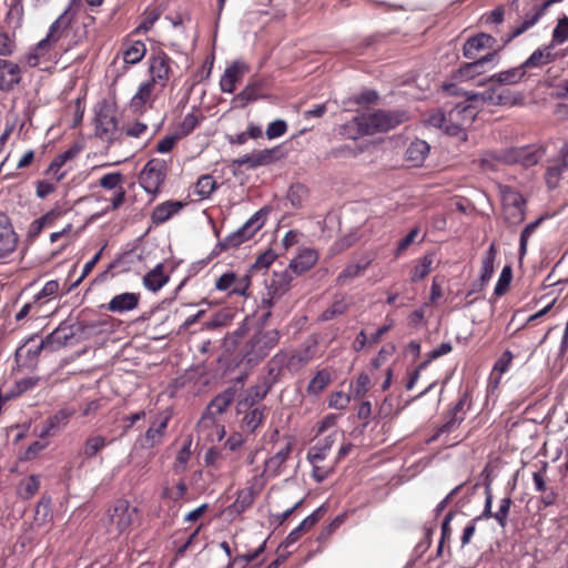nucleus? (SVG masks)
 <instances>
[{
	"mask_svg": "<svg viewBox=\"0 0 568 568\" xmlns=\"http://www.w3.org/2000/svg\"><path fill=\"white\" fill-rule=\"evenodd\" d=\"M479 105L473 102H460L449 112L450 121H459L465 126L471 125L475 121Z\"/></svg>",
	"mask_w": 568,
	"mask_h": 568,
	"instance_id": "nucleus-21",
	"label": "nucleus"
},
{
	"mask_svg": "<svg viewBox=\"0 0 568 568\" xmlns=\"http://www.w3.org/2000/svg\"><path fill=\"white\" fill-rule=\"evenodd\" d=\"M20 81V67L12 61L0 59V90L11 91Z\"/></svg>",
	"mask_w": 568,
	"mask_h": 568,
	"instance_id": "nucleus-16",
	"label": "nucleus"
},
{
	"mask_svg": "<svg viewBox=\"0 0 568 568\" xmlns=\"http://www.w3.org/2000/svg\"><path fill=\"white\" fill-rule=\"evenodd\" d=\"M169 417H163L159 425H152L145 433V440L150 447H153L162 438L168 427Z\"/></svg>",
	"mask_w": 568,
	"mask_h": 568,
	"instance_id": "nucleus-51",
	"label": "nucleus"
},
{
	"mask_svg": "<svg viewBox=\"0 0 568 568\" xmlns=\"http://www.w3.org/2000/svg\"><path fill=\"white\" fill-rule=\"evenodd\" d=\"M265 407H255L251 409L243 418L244 426L250 430L254 432L263 422L265 415Z\"/></svg>",
	"mask_w": 568,
	"mask_h": 568,
	"instance_id": "nucleus-50",
	"label": "nucleus"
},
{
	"mask_svg": "<svg viewBox=\"0 0 568 568\" xmlns=\"http://www.w3.org/2000/svg\"><path fill=\"white\" fill-rule=\"evenodd\" d=\"M184 203L181 201H166L154 207L151 220L155 225L163 224L173 215L178 214L183 207Z\"/></svg>",
	"mask_w": 568,
	"mask_h": 568,
	"instance_id": "nucleus-24",
	"label": "nucleus"
},
{
	"mask_svg": "<svg viewBox=\"0 0 568 568\" xmlns=\"http://www.w3.org/2000/svg\"><path fill=\"white\" fill-rule=\"evenodd\" d=\"M544 155L541 149L527 145L521 148H510L503 151V160L505 164H521L524 166H532Z\"/></svg>",
	"mask_w": 568,
	"mask_h": 568,
	"instance_id": "nucleus-9",
	"label": "nucleus"
},
{
	"mask_svg": "<svg viewBox=\"0 0 568 568\" xmlns=\"http://www.w3.org/2000/svg\"><path fill=\"white\" fill-rule=\"evenodd\" d=\"M312 359V355L310 354V349L306 348L303 352H297L287 357L286 366L290 369L298 371L304 367Z\"/></svg>",
	"mask_w": 568,
	"mask_h": 568,
	"instance_id": "nucleus-56",
	"label": "nucleus"
},
{
	"mask_svg": "<svg viewBox=\"0 0 568 568\" xmlns=\"http://www.w3.org/2000/svg\"><path fill=\"white\" fill-rule=\"evenodd\" d=\"M247 71V65L240 61H234L230 67L226 68L224 74L220 80V88L223 92L233 93L235 84L239 82L244 73Z\"/></svg>",
	"mask_w": 568,
	"mask_h": 568,
	"instance_id": "nucleus-18",
	"label": "nucleus"
},
{
	"mask_svg": "<svg viewBox=\"0 0 568 568\" xmlns=\"http://www.w3.org/2000/svg\"><path fill=\"white\" fill-rule=\"evenodd\" d=\"M272 389V386L262 381L261 384L254 385L247 389V396L245 398V404L254 405L255 403L262 400L266 397V395Z\"/></svg>",
	"mask_w": 568,
	"mask_h": 568,
	"instance_id": "nucleus-48",
	"label": "nucleus"
},
{
	"mask_svg": "<svg viewBox=\"0 0 568 568\" xmlns=\"http://www.w3.org/2000/svg\"><path fill=\"white\" fill-rule=\"evenodd\" d=\"M371 387V377L366 373H361L353 388V396L359 399L366 395Z\"/></svg>",
	"mask_w": 568,
	"mask_h": 568,
	"instance_id": "nucleus-64",
	"label": "nucleus"
},
{
	"mask_svg": "<svg viewBox=\"0 0 568 568\" xmlns=\"http://www.w3.org/2000/svg\"><path fill=\"white\" fill-rule=\"evenodd\" d=\"M326 511V504H323L318 508H316L310 516L303 519L302 523L286 536V538L282 541L280 547L288 548L290 546L295 544L301 538L303 532L314 527L324 517Z\"/></svg>",
	"mask_w": 568,
	"mask_h": 568,
	"instance_id": "nucleus-12",
	"label": "nucleus"
},
{
	"mask_svg": "<svg viewBox=\"0 0 568 568\" xmlns=\"http://www.w3.org/2000/svg\"><path fill=\"white\" fill-rule=\"evenodd\" d=\"M428 153L429 145L423 140H416L408 146L406 156L414 165H419L424 162Z\"/></svg>",
	"mask_w": 568,
	"mask_h": 568,
	"instance_id": "nucleus-31",
	"label": "nucleus"
},
{
	"mask_svg": "<svg viewBox=\"0 0 568 568\" xmlns=\"http://www.w3.org/2000/svg\"><path fill=\"white\" fill-rule=\"evenodd\" d=\"M105 325V321H75L71 323L77 343L102 334Z\"/></svg>",
	"mask_w": 568,
	"mask_h": 568,
	"instance_id": "nucleus-17",
	"label": "nucleus"
},
{
	"mask_svg": "<svg viewBox=\"0 0 568 568\" xmlns=\"http://www.w3.org/2000/svg\"><path fill=\"white\" fill-rule=\"evenodd\" d=\"M256 163L257 166L268 165L278 160L280 156V148L264 149L255 151Z\"/></svg>",
	"mask_w": 568,
	"mask_h": 568,
	"instance_id": "nucleus-59",
	"label": "nucleus"
},
{
	"mask_svg": "<svg viewBox=\"0 0 568 568\" xmlns=\"http://www.w3.org/2000/svg\"><path fill=\"white\" fill-rule=\"evenodd\" d=\"M254 501V494L251 489H243L239 491L235 501L232 505V508L236 513L244 511L247 507H250Z\"/></svg>",
	"mask_w": 568,
	"mask_h": 568,
	"instance_id": "nucleus-60",
	"label": "nucleus"
},
{
	"mask_svg": "<svg viewBox=\"0 0 568 568\" xmlns=\"http://www.w3.org/2000/svg\"><path fill=\"white\" fill-rule=\"evenodd\" d=\"M235 388L230 387L222 392L221 394L216 395L210 403L207 409L211 412V414H223L229 406L232 404L235 397Z\"/></svg>",
	"mask_w": 568,
	"mask_h": 568,
	"instance_id": "nucleus-30",
	"label": "nucleus"
},
{
	"mask_svg": "<svg viewBox=\"0 0 568 568\" xmlns=\"http://www.w3.org/2000/svg\"><path fill=\"white\" fill-rule=\"evenodd\" d=\"M204 119V116H197L195 113H187L183 121L180 124V133L181 138L189 135Z\"/></svg>",
	"mask_w": 568,
	"mask_h": 568,
	"instance_id": "nucleus-63",
	"label": "nucleus"
},
{
	"mask_svg": "<svg viewBox=\"0 0 568 568\" xmlns=\"http://www.w3.org/2000/svg\"><path fill=\"white\" fill-rule=\"evenodd\" d=\"M73 19L70 8H67L50 26L48 34L44 39L40 40L37 45L27 54L26 61L30 67H37L39 60L47 55L63 34Z\"/></svg>",
	"mask_w": 568,
	"mask_h": 568,
	"instance_id": "nucleus-3",
	"label": "nucleus"
},
{
	"mask_svg": "<svg viewBox=\"0 0 568 568\" xmlns=\"http://www.w3.org/2000/svg\"><path fill=\"white\" fill-rule=\"evenodd\" d=\"M368 266V263L364 264H349L347 265L337 276V284L344 285L347 282L359 276L361 273Z\"/></svg>",
	"mask_w": 568,
	"mask_h": 568,
	"instance_id": "nucleus-53",
	"label": "nucleus"
},
{
	"mask_svg": "<svg viewBox=\"0 0 568 568\" xmlns=\"http://www.w3.org/2000/svg\"><path fill=\"white\" fill-rule=\"evenodd\" d=\"M106 438L101 435H93L87 438L83 448L80 454L84 458H93L98 453H100L106 446Z\"/></svg>",
	"mask_w": 568,
	"mask_h": 568,
	"instance_id": "nucleus-32",
	"label": "nucleus"
},
{
	"mask_svg": "<svg viewBox=\"0 0 568 568\" xmlns=\"http://www.w3.org/2000/svg\"><path fill=\"white\" fill-rule=\"evenodd\" d=\"M501 158H503V152L497 153V152L487 151V152H484L483 155L478 160H475L474 162L477 163L478 166L484 172H489V171H496L498 163H504V160Z\"/></svg>",
	"mask_w": 568,
	"mask_h": 568,
	"instance_id": "nucleus-39",
	"label": "nucleus"
},
{
	"mask_svg": "<svg viewBox=\"0 0 568 568\" xmlns=\"http://www.w3.org/2000/svg\"><path fill=\"white\" fill-rule=\"evenodd\" d=\"M39 477L31 475L26 481L21 484L19 494L23 499H30L39 490Z\"/></svg>",
	"mask_w": 568,
	"mask_h": 568,
	"instance_id": "nucleus-62",
	"label": "nucleus"
},
{
	"mask_svg": "<svg viewBox=\"0 0 568 568\" xmlns=\"http://www.w3.org/2000/svg\"><path fill=\"white\" fill-rule=\"evenodd\" d=\"M331 375L326 371H318L316 375L311 379L307 386L310 394H320L329 383Z\"/></svg>",
	"mask_w": 568,
	"mask_h": 568,
	"instance_id": "nucleus-52",
	"label": "nucleus"
},
{
	"mask_svg": "<svg viewBox=\"0 0 568 568\" xmlns=\"http://www.w3.org/2000/svg\"><path fill=\"white\" fill-rule=\"evenodd\" d=\"M552 44L544 45L542 48H538L535 50L529 58L524 61L523 68L527 71L532 68H541L548 63H551L556 59V54L552 52Z\"/></svg>",
	"mask_w": 568,
	"mask_h": 568,
	"instance_id": "nucleus-23",
	"label": "nucleus"
},
{
	"mask_svg": "<svg viewBox=\"0 0 568 568\" xmlns=\"http://www.w3.org/2000/svg\"><path fill=\"white\" fill-rule=\"evenodd\" d=\"M216 189V182L214 181V179L209 175V174H205V175H202L196 184H195V192L202 197V199H207L211 196V194L214 192V190Z\"/></svg>",
	"mask_w": 568,
	"mask_h": 568,
	"instance_id": "nucleus-54",
	"label": "nucleus"
},
{
	"mask_svg": "<svg viewBox=\"0 0 568 568\" xmlns=\"http://www.w3.org/2000/svg\"><path fill=\"white\" fill-rule=\"evenodd\" d=\"M154 88L153 81L143 82L136 93L130 101V106L133 111H139L143 108L144 103L150 99Z\"/></svg>",
	"mask_w": 568,
	"mask_h": 568,
	"instance_id": "nucleus-34",
	"label": "nucleus"
},
{
	"mask_svg": "<svg viewBox=\"0 0 568 568\" xmlns=\"http://www.w3.org/2000/svg\"><path fill=\"white\" fill-rule=\"evenodd\" d=\"M496 247L495 244H490L489 248L486 252V256L483 260V265L480 270V276L478 281L488 284L493 274H494V263L496 260Z\"/></svg>",
	"mask_w": 568,
	"mask_h": 568,
	"instance_id": "nucleus-37",
	"label": "nucleus"
},
{
	"mask_svg": "<svg viewBox=\"0 0 568 568\" xmlns=\"http://www.w3.org/2000/svg\"><path fill=\"white\" fill-rule=\"evenodd\" d=\"M568 41V17L562 16L558 18L557 24L551 33V42L549 44L560 45Z\"/></svg>",
	"mask_w": 568,
	"mask_h": 568,
	"instance_id": "nucleus-41",
	"label": "nucleus"
},
{
	"mask_svg": "<svg viewBox=\"0 0 568 568\" xmlns=\"http://www.w3.org/2000/svg\"><path fill=\"white\" fill-rule=\"evenodd\" d=\"M170 61L169 55L162 51L154 54L150 62V71L152 73L153 83L165 82L169 79L170 73Z\"/></svg>",
	"mask_w": 568,
	"mask_h": 568,
	"instance_id": "nucleus-20",
	"label": "nucleus"
},
{
	"mask_svg": "<svg viewBox=\"0 0 568 568\" xmlns=\"http://www.w3.org/2000/svg\"><path fill=\"white\" fill-rule=\"evenodd\" d=\"M169 282L164 274L163 264H158L153 270L143 276V285L151 292H158Z\"/></svg>",
	"mask_w": 568,
	"mask_h": 568,
	"instance_id": "nucleus-26",
	"label": "nucleus"
},
{
	"mask_svg": "<svg viewBox=\"0 0 568 568\" xmlns=\"http://www.w3.org/2000/svg\"><path fill=\"white\" fill-rule=\"evenodd\" d=\"M568 171V169L562 166V161L558 156L546 171V183L549 189H555L558 185V182L564 172Z\"/></svg>",
	"mask_w": 568,
	"mask_h": 568,
	"instance_id": "nucleus-42",
	"label": "nucleus"
},
{
	"mask_svg": "<svg viewBox=\"0 0 568 568\" xmlns=\"http://www.w3.org/2000/svg\"><path fill=\"white\" fill-rule=\"evenodd\" d=\"M292 282V276L288 271L282 273H274L271 280L270 290L278 297L288 291Z\"/></svg>",
	"mask_w": 568,
	"mask_h": 568,
	"instance_id": "nucleus-36",
	"label": "nucleus"
},
{
	"mask_svg": "<svg viewBox=\"0 0 568 568\" xmlns=\"http://www.w3.org/2000/svg\"><path fill=\"white\" fill-rule=\"evenodd\" d=\"M497 40L488 34L480 32L474 37H470L466 40L463 47V55L467 59H476L478 53L483 50H496L495 44ZM501 48H498L497 50L500 51Z\"/></svg>",
	"mask_w": 568,
	"mask_h": 568,
	"instance_id": "nucleus-13",
	"label": "nucleus"
},
{
	"mask_svg": "<svg viewBox=\"0 0 568 568\" xmlns=\"http://www.w3.org/2000/svg\"><path fill=\"white\" fill-rule=\"evenodd\" d=\"M22 349H23V346H20L16 353H14V359H16V363L17 365L20 367V366H28V367H33L36 366V363H37V358L38 356L40 355L41 351L42 349H45L49 352V345H43V339L40 342V344L38 346H36L34 348H29L27 351V358H28V362H21V358H22Z\"/></svg>",
	"mask_w": 568,
	"mask_h": 568,
	"instance_id": "nucleus-35",
	"label": "nucleus"
},
{
	"mask_svg": "<svg viewBox=\"0 0 568 568\" xmlns=\"http://www.w3.org/2000/svg\"><path fill=\"white\" fill-rule=\"evenodd\" d=\"M433 264V254H426L419 264H417L412 272V281L418 282L423 280L430 272Z\"/></svg>",
	"mask_w": 568,
	"mask_h": 568,
	"instance_id": "nucleus-57",
	"label": "nucleus"
},
{
	"mask_svg": "<svg viewBox=\"0 0 568 568\" xmlns=\"http://www.w3.org/2000/svg\"><path fill=\"white\" fill-rule=\"evenodd\" d=\"M348 308V304L345 301V296L336 295L333 304L327 307L320 316L323 322L331 321L336 316L344 314Z\"/></svg>",
	"mask_w": 568,
	"mask_h": 568,
	"instance_id": "nucleus-38",
	"label": "nucleus"
},
{
	"mask_svg": "<svg viewBox=\"0 0 568 568\" xmlns=\"http://www.w3.org/2000/svg\"><path fill=\"white\" fill-rule=\"evenodd\" d=\"M308 195V190L305 185L301 183L293 184L287 192V200L292 204L293 207L300 209L302 207L304 201Z\"/></svg>",
	"mask_w": 568,
	"mask_h": 568,
	"instance_id": "nucleus-46",
	"label": "nucleus"
},
{
	"mask_svg": "<svg viewBox=\"0 0 568 568\" xmlns=\"http://www.w3.org/2000/svg\"><path fill=\"white\" fill-rule=\"evenodd\" d=\"M280 341L277 329L258 331L240 348L239 363L255 366L263 361Z\"/></svg>",
	"mask_w": 568,
	"mask_h": 568,
	"instance_id": "nucleus-2",
	"label": "nucleus"
},
{
	"mask_svg": "<svg viewBox=\"0 0 568 568\" xmlns=\"http://www.w3.org/2000/svg\"><path fill=\"white\" fill-rule=\"evenodd\" d=\"M260 82L248 83L235 98L234 101L240 102V106L244 108L248 102L257 100L260 97Z\"/></svg>",
	"mask_w": 568,
	"mask_h": 568,
	"instance_id": "nucleus-47",
	"label": "nucleus"
},
{
	"mask_svg": "<svg viewBox=\"0 0 568 568\" xmlns=\"http://www.w3.org/2000/svg\"><path fill=\"white\" fill-rule=\"evenodd\" d=\"M124 176L121 172H112L103 175L99 180V185L105 190H119L122 187Z\"/></svg>",
	"mask_w": 568,
	"mask_h": 568,
	"instance_id": "nucleus-58",
	"label": "nucleus"
},
{
	"mask_svg": "<svg viewBox=\"0 0 568 568\" xmlns=\"http://www.w3.org/2000/svg\"><path fill=\"white\" fill-rule=\"evenodd\" d=\"M287 354L283 351L276 353L266 365L267 374L263 381L270 386L280 382L284 366H286Z\"/></svg>",
	"mask_w": 568,
	"mask_h": 568,
	"instance_id": "nucleus-22",
	"label": "nucleus"
},
{
	"mask_svg": "<svg viewBox=\"0 0 568 568\" xmlns=\"http://www.w3.org/2000/svg\"><path fill=\"white\" fill-rule=\"evenodd\" d=\"M546 10L539 3V0H531L528 8L525 9L523 18L503 39V47L509 44L514 39L520 37L531 29L546 14Z\"/></svg>",
	"mask_w": 568,
	"mask_h": 568,
	"instance_id": "nucleus-6",
	"label": "nucleus"
},
{
	"mask_svg": "<svg viewBox=\"0 0 568 568\" xmlns=\"http://www.w3.org/2000/svg\"><path fill=\"white\" fill-rule=\"evenodd\" d=\"M18 235L16 234L10 219L0 212V258L10 255L17 247Z\"/></svg>",
	"mask_w": 568,
	"mask_h": 568,
	"instance_id": "nucleus-14",
	"label": "nucleus"
},
{
	"mask_svg": "<svg viewBox=\"0 0 568 568\" xmlns=\"http://www.w3.org/2000/svg\"><path fill=\"white\" fill-rule=\"evenodd\" d=\"M335 434H331L323 439H320L316 445L310 448L307 459L311 464L318 463L326 457V453L331 450L335 443Z\"/></svg>",
	"mask_w": 568,
	"mask_h": 568,
	"instance_id": "nucleus-27",
	"label": "nucleus"
},
{
	"mask_svg": "<svg viewBox=\"0 0 568 568\" xmlns=\"http://www.w3.org/2000/svg\"><path fill=\"white\" fill-rule=\"evenodd\" d=\"M439 126L445 129V132L452 136H460L466 140L465 125L459 121H450V116L442 115L439 119Z\"/></svg>",
	"mask_w": 568,
	"mask_h": 568,
	"instance_id": "nucleus-49",
	"label": "nucleus"
},
{
	"mask_svg": "<svg viewBox=\"0 0 568 568\" xmlns=\"http://www.w3.org/2000/svg\"><path fill=\"white\" fill-rule=\"evenodd\" d=\"M568 171V169L562 166V161L558 156L546 171V183L549 189H555L558 185V182L564 172Z\"/></svg>",
	"mask_w": 568,
	"mask_h": 568,
	"instance_id": "nucleus-43",
	"label": "nucleus"
},
{
	"mask_svg": "<svg viewBox=\"0 0 568 568\" xmlns=\"http://www.w3.org/2000/svg\"><path fill=\"white\" fill-rule=\"evenodd\" d=\"M116 108L103 100L98 104L94 115L95 136L112 143L118 131Z\"/></svg>",
	"mask_w": 568,
	"mask_h": 568,
	"instance_id": "nucleus-5",
	"label": "nucleus"
},
{
	"mask_svg": "<svg viewBox=\"0 0 568 568\" xmlns=\"http://www.w3.org/2000/svg\"><path fill=\"white\" fill-rule=\"evenodd\" d=\"M52 518L51 497L43 496L37 504L33 521L34 525L41 527Z\"/></svg>",
	"mask_w": 568,
	"mask_h": 568,
	"instance_id": "nucleus-33",
	"label": "nucleus"
},
{
	"mask_svg": "<svg viewBox=\"0 0 568 568\" xmlns=\"http://www.w3.org/2000/svg\"><path fill=\"white\" fill-rule=\"evenodd\" d=\"M232 315L227 311L214 313L204 324L202 329H220L231 324Z\"/></svg>",
	"mask_w": 568,
	"mask_h": 568,
	"instance_id": "nucleus-44",
	"label": "nucleus"
},
{
	"mask_svg": "<svg viewBox=\"0 0 568 568\" xmlns=\"http://www.w3.org/2000/svg\"><path fill=\"white\" fill-rule=\"evenodd\" d=\"M146 53L145 44L141 41H136L131 44L123 52V60L125 63L135 64L140 62Z\"/></svg>",
	"mask_w": 568,
	"mask_h": 568,
	"instance_id": "nucleus-45",
	"label": "nucleus"
},
{
	"mask_svg": "<svg viewBox=\"0 0 568 568\" xmlns=\"http://www.w3.org/2000/svg\"><path fill=\"white\" fill-rule=\"evenodd\" d=\"M135 515L136 508L131 507L125 499H118L108 510L109 521L115 527L118 534H122L131 526Z\"/></svg>",
	"mask_w": 568,
	"mask_h": 568,
	"instance_id": "nucleus-8",
	"label": "nucleus"
},
{
	"mask_svg": "<svg viewBox=\"0 0 568 568\" xmlns=\"http://www.w3.org/2000/svg\"><path fill=\"white\" fill-rule=\"evenodd\" d=\"M264 225L263 220V211H257L254 213L241 227L236 231L227 235L224 240L219 241L209 258H212L219 255L223 251H227L230 248H236L242 245L244 242L252 239L257 231H260Z\"/></svg>",
	"mask_w": 568,
	"mask_h": 568,
	"instance_id": "nucleus-4",
	"label": "nucleus"
},
{
	"mask_svg": "<svg viewBox=\"0 0 568 568\" xmlns=\"http://www.w3.org/2000/svg\"><path fill=\"white\" fill-rule=\"evenodd\" d=\"M292 452V444L287 443L285 447L280 449L274 456L270 457L265 462L264 471L271 476H277L280 474L282 465L286 462Z\"/></svg>",
	"mask_w": 568,
	"mask_h": 568,
	"instance_id": "nucleus-29",
	"label": "nucleus"
},
{
	"mask_svg": "<svg viewBox=\"0 0 568 568\" xmlns=\"http://www.w3.org/2000/svg\"><path fill=\"white\" fill-rule=\"evenodd\" d=\"M140 302L139 293H121L112 297L106 308L113 313H124L138 307Z\"/></svg>",
	"mask_w": 568,
	"mask_h": 568,
	"instance_id": "nucleus-19",
	"label": "nucleus"
},
{
	"mask_svg": "<svg viewBox=\"0 0 568 568\" xmlns=\"http://www.w3.org/2000/svg\"><path fill=\"white\" fill-rule=\"evenodd\" d=\"M524 196L515 191H508L504 194L503 212L505 220L510 225H518L525 220Z\"/></svg>",
	"mask_w": 568,
	"mask_h": 568,
	"instance_id": "nucleus-10",
	"label": "nucleus"
},
{
	"mask_svg": "<svg viewBox=\"0 0 568 568\" xmlns=\"http://www.w3.org/2000/svg\"><path fill=\"white\" fill-rule=\"evenodd\" d=\"M513 280V268L510 265H505L501 270V273L499 275V278L497 281V284L495 286V295L501 296L504 295L507 290L509 288V285Z\"/></svg>",
	"mask_w": 568,
	"mask_h": 568,
	"instance_id": "nucleus-55",
	"label": "nucleus"
},
{
	"mask_svg": "<svg viewBox=\"0 0 568 568\" xmlns=\"http://www.w3.org/2000/svg\"><path fill=\"white\" fill-rule=\"evenodd\" d=\"M166 164L163 160L152 159L140 173V185L150 194H156L160 191L166 175Z\"/></svg>",
	"mask_w": 568,
	"mask_h": 568,
	"instance_id": "nucleus-7",
	"label": "nucleus"
},
{
	"mask_svg": "<svg viewBox=\"0 0 568 568\" xmlns=\"http://www.w3.org/2000/svg\"><path fill=\"white\" fill-rule=\"evenodd\" d=\"M499 50H494L481 58L471 59V62H467L460 65L458 69V73L460 79L463 80H469L475 78L476 75L483 74L485 70V65L488 62L494 61L498 57Z\"/></svg>",
	"mask_w": 568,
	"mask_h": 568,
	"instance_id": "nucleus-15",
	"label": "nucleus"
},
{
	"mask_svg": "<svg viewBox=\"0 0 568 568\" xmlns=\"http://www.w3.org/2000/svg\"><path fill=\"white\" fill-rule=\"evenodd\" d=\"M526 70L523 64L501 71L487 79L488 82H497L498 84H516L525 77Z\"/></svg>",
	"mask_w": 568,
	"mask_h": 568,
	"instance_id": "nucleus-28",
	"label": "nucleus"
},
{
	"mask_svg": "<svg viewBox=\"0 0 568 568\" xmlns=\"http://www.w3.org/2000/svg\"><path fill=\"white\" fill-rule=\"evenodd\" d=\"M347 515L341 514L336 516L328 525H326L317 536L320 542H326L331 535L345 521Z\"/></svg>",
	"mask_w": 568,
	"mask_h": 568,
	"instance_id": "nucleus-61",
	"label": "nucleus"
},
{
	"mask_svg": "<svg viewBox=\"0 0 568 568\" xmlns=\"http://www.w3.org/2000/svg\"><path fill=\"white\" fill-rule=\"evenodd\" d=\"M318 255L316 251L306 248L302 251L296 257H294L288 267L297 275L310 271L317 262Z\"/></svg>",
	"mask_w": 568,
	"mask_h": 568,
	"instance_id": "nucleus-25",
	"label": "nucleus"
},
{
	"mask_svg": "<svg viewBox=\"0 0 568 568\" xmlns=\"http://www.w3.org/2000/svg\"><path fill=\"white\" fill-rule=\"evenodd\" d=\"M73 343H77L71 323H68L67 321L60 323L54 331L43 338V345H49V352L59 351L60 348Z\"/></svg>",
	"mask_w": 568,
	"mask_h": 568,
	"instance_id": "nucleus-11",
	"label": "nucleus"
},
{
	"mask_svg": "<svg viewBox=\"0 0 568 568\" xmlns=\"http://www.w3.org/2000/svg\"><path fill=\"white\" fill-rule=\"evenodd\" d=\"M409 119L403 110H376L354 116L344 124L343 133L356 140L359 136L373 135L378 132H388Z\"/></svg>",
	"mask_w": 568,
	"mask_h": 568,
	"instance_id": "nucleus-1",
	"label": "nucleus"
},
{
	"mask_svg": "<svg viewBox=\"0 0 568 568\" xmlns=\"http://www.w3.org/2000/svg\"><path fill=\"white\" fill-rule=\"evenodd\" d=\"M466 101L473 102L478 105L481 104L497 105L496 104V87H489L483 92H466Z\"/></svg>",
	"mask_w": 568,
	"mask_h": 568,
	"instance_id": "nucleus-40",
	"label": "nucleus"
}]
</instances>
